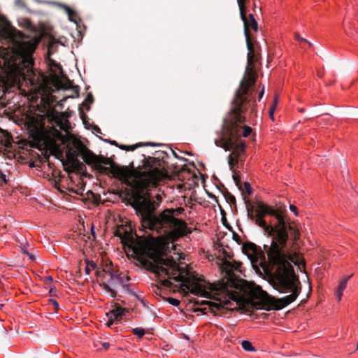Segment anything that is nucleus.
<instances>
[{"label":"nucleus","mask_w":358,"mask_h":358,"mask_svg":"<svg viewBox=\"0 0 358 358\" xmlns=\"http://www.w3.org/2000/svg\"><path fill=\"white\" fill-rule=\"evenodd\" d=\"M142 157V165L135 167L134 162H131V169L127 166L120 167L125 171L124 176H115L122 183L132 188L129 203L139 217L141 227L145 229L155 231L159 234L171 229V236L177 234L185 236L191 234L192 231L185 221L172 216V210L166 208L159 214H155L162 197L157 194L155 200L149 191L159 185L166 176V173L160 159L144 155Z\"/></svg>","instance_id":"f257e3e1"},{"label":"nucleus","mask_w":358,"mask_h":358,"mask_svg":"<svg viewBox=\"0 0 358 358\" xmlns=\"http://www.w3.org/2000/svg\"><path fill=\"white\" fill-rule=\"evenodd\" d=\"M278 222L271 224L272 231H268L271 237V245H264L268 257L266 261L264 254H262L264 270L273 276L271 285L280 293H291L282 298H275L262 289L259 286H255L250 290L251 297L260 300L252 301L251 306L255 309L281 310L294 302L301 291V285L296 275L292 263L299 266H304V262L299 254L292 252L287 248L289 238L288 229L292 227L286 223L284 216L278 210L274 216Z\"/></svg>","instance_id":"f03ea898"},{"label":"nucleus","mask_w":358,"mask_h":358,"mask_svg":"<svg viewBox=\"0 0 358 358\" xmlns=\"http://www.w3.org/2000/svg\"><path fill=\"white\" fill-rule=\"evenodd\" d=\"M171 230L165 234H168V237H161L157 239L155 246H149L148 250L146 252L145 258L150 259L157 264H161L166 267L172 269L173 280L176 282H182L180 288L182 291L186 288L191 287V292L194 295H201L205 298L211 299L210 291H222L227 289L226 285H222L220 288L215 285L210 284L209 287H206L200 284V282L204 281L203 276L199 277L195 272H191L185 268L178 266L174 259L171 257H166L170 253L169 243L171 241L177 240L180 236L177 234L171 236Z\"/></svg>","instance_id":"7ed1b4c3"},{"label":"nucleus","mask_w":358,"mask_h":358,"mask_svg":"<svg viewBox=\"0 0 358 358\" xmlns=\"http://www.w3.org/2000/svg\"><path fill=\"white\" fill-rule=\"evenodd\" d=\"M0 36L13 41L16 53L22 59V66H18V73L27 84L36 91H45L48 88L46 77L34 69L33 54L38 41L29 38L21 31L13 27L6 19L0 17Z\"/></svg>","instance_id":"20e7f679"},{"label":"nucleus","mask_w":358,"mask_h":358,"mask_svg":"<svg viewBox=\"0 0 358 358\" xmlns=\"http://www.w3.org/2000/svg\"><path fill=\"white\" fill-rule=\"evenodd\" d=\"M257 79H254V83L250 82L248 78H243L240 83L239 88L236 91L234 99L231 103V107L223 120L222 130L220 136L224 131V123L228 119L232 117L231 115H235L236 118L232 120L231 131L237 130L238 136L237 138V145L245 143L240 138L241 136L248 137L252 132V128L244 125L245 117L243 113L248 109H250L251 113H256V101L253 94L255 92V83Z\"/></svg>","instance_id":"39448f33"},{"label":"nucleus","mask_w":358,"mask_h":358,"mask_svg":"<svg viewBox=\"0 0 358 358\" xmlns=\"http://www.w3.org/2000/svg\"><path fill=\"white\" fill-rule=\"evenodd\" d=\"M72 145L73 147L68 145L66 150V160L69 164L80 156L85 164L101 173H111L115 178L124 175L125 171L115 165L111 159L101 155H96L80 140H74Z\"/></svg>","instance_id":"423d86ee"},{"label":"nucleus","mask_w":358,"mask_h":358,"mask_svg":"<svg viewBox=\"0 0 358 358\" xmlns=\"http://www.w3.org/2000/svg\"><path fill=\"white\" fill-rule=\"evenodd\" d=\"M232 117L228 119L224 123V131L222 133L220 139H215L214 143L216 146L224 148L226 151L233 150V152L228 156V164L233 172L234 166L238 164L240 154L245 150V144L240 143L237 145V138L238 134L237 130L231 131L232 120L236 118L235 115H231Z\"/></svg>","instance_id":"0eeeda50"},{"label":"nucleus","mask_w":358,"mask_h":358,"mask_svg":"<svg viewBox=\"0 0 358 358\" xmlns=\"http://www.w3.org/2000/svg\"><path fill=\"white\" fill-rule=\"evenodd\" d=\"M244 25V34L245 36L247 48L248 50V65L245 69V72L243 78H248L250 82L254 83V79H257V72L255 67V63L259 60V55L255 51L254 45L251 41V36L250 34V29L257 31L258 30V24L257 20L255 19L252 14L246 15L241 18Z\"/></svg>","instance_id":"6e6552de"},{"label":"nucleus","mask_w":358,"mask_h":358,"mask_svg":"<svg viewBox=\"0 0 358 358\" xmlns=\"http://www.w3.org/2000/svg\"><path fill=\"white\" fill-rule=\"evenodd\" d=\"M229 304H231V302L229 300H226L223 301V303L219 302H213L210 301H199L195 299L194 301V306H208V308H194V312H201L203 314L206 313V310H209L212 313H213L215 315H222V310L225 308L226 306H228Z\"/></svg>","instance_id":"1a4fd4ad"},{"label":"nucleus","mask_w":358,"mask_h":358,"mask_svg":"<svg viewBox=\"0 0 358 358\" xmlns=\"http://www.w3.org/2000/svg\"><path fill=\"white\" fill-rule=\"evenodd\" d=\"M143 266L145 267L148 271L154 273L157 277L161 275H166L169 279H173L172 269L169 267L165 268L164 265L161 264H157L156 262H152L148 259H142L140 262Z\"/></svg>","instance_id":"9d476101"},{"label":"nucleus","mask_w":358,"mask_h":358,"mask_svg":"<svg viewBox=\"0 0 358 358\" xmlns=\"http://www.w3.org/2000/svg\"><path fill=\"white\" fill-rule=\"evenodd\" d=\"M48 116L50 122L59 127L61 129L68 131L70 129V122L65 113H59L56 110L52 109L48 112Z\"/></svg>","instance_id":"9b49d317"},{"label":"nucleus","mask_w":358,"mask_h":358,"mask_svg":"<svg viewBox=\"0 0 358 358\" xmlns=\"http://www.w3.org/2000/svg\"><path fill=\"white\" fill-rule=\"evenodd\" d=\"M129 243H131L130 248L135 255V259L139 262L142 259H145L146 252L150 246L148 243L143 241H135L134 238Z\"/></svg>","instance_id":"f8f14e48"},{"label":"nucleus","mask_w":358,"mask_h":358,"mask_svg":"<svg viewBox=\"0 0 358 358\" xmlns=\"http://www.w3.org/2000/svg\"><path fill=\"white\" fill-rule=\"evenodd\" d=\"M252 210L253 207L251 205H250V206H248V216L251 220L255 219V224L262 227L265 233L268 235V231H272V228L271 224H267L266 222L264 220L266 215L256 210V215H254L252 214Z\"/></svg>","instance_id":"ddd939ff"},{"label":"nucleus","mask_w":358,"mask_h":358,"mask_svg":"<svg viewBox=\"0 0 358 358\" xmlns=\"http://www.w3.org/2000/svg\"><path fill=\"white\" fill-rule=\"evenodd\" d=\"M127 312V308H122L119 304L115 303L114 308L106 314L108 319L106 325L111 327L114 322L121 320Z\"/></svg>","instance_id":"4468645a"},{"label":"nucleus","mask_w":358,"mask_h":358,"mask_svg":"<svg viewBox=\"0 0 358 358\" xmlns=\"http://www.w3.org/2000/svg\"><path fill=\"white\" fill-rule=\"evenodd\" d=\"M241 263L238 262L224 260L222 263L223 271L230 278H234V271H241Z\"/></svg>","instance_id":"2eb2a0df"},{"label":"nucleus","mask_w":358,"mask_h":358,"mask_svg":"<svg viewBox=\"0 0 358 358\" xmlns=\"http://www.w3.org/2000/svg\"><path fill=\"white\" fill-rule=\"evenodd\" d=\"M115 236L121 239V243L125 245H127L132 239L133 237L128 231L122 226H119L115 231Z\"/></svg>","instance_id":"dca6fc26"},{"label":"nucleus","mask_w":358,"mask_h":358,"mask_svg":"<svg viewBox=\"0 0 358 358\" xmlns=\"http://www.w3.org/2000/svg\"><path fill=\"white\" fill-rule=\"evenodd\" d=\"M108 275L111 277V280H116L117 283L121 285L123 288H126L127 287V283L129 280V278L123 275L122 276L121 274L118 275L116 272L112 271H108Z\"/></svg>","instance_id":"f3484780"},{"label":"nucleus","mask_w":358,"mask_h":358,"mask_svg":"<svg viewBox=\"0 0 358 358\" xmlns=\"http://www.w3.org/2000/svg\"><path fill=\"white\" fill-rule=\"evenodd\" d=\"M179 282V285H174L169 279H164V280H162L160 281V283L162 285L164 286V287H166L168 288H178V291L180 292V293H182L184 294L185 295H187L188 294V292H191L192 294H193L192 292H191V287L189 288H186L185 287H184V288H185V291H182L180 288V284L182 283V282Z\"/></svg>","instance_id":"a211bd4d"},{"label":"nucleus","mask_w":358,"mask_h":358,"mask_svg":"<svg viewBox=\"0 0 358 358\" xmlns=\"http://www.w3.org/2000/svg\"><path fill=\"white\" fill-rule=\"evenodd\" d=\"M60 6L64 9L65 13L68 15L69 20L71 22L77 23V20L79 19L78 13L71 9L69 6L65 4H61Z\"/></svg>","instance_id":"6ab92c4d"},{"label":"nucleus","mask_w":358,"mask_h":358,"mask_svg":"<svg viewBox=\"0 0 358 358\" xmlns=\"http://www.w3.org/2000/svg\"><path fill=\"white\" fill-rule=\"evenodd\" d=\"M54 82V86L59 90V89H69L71 87L72 82L66 78V80L65 83H64L61 79L59 78H55L53 80Z\"/></svg>","instance_id":"aec40b11"},{"label":"nucleus","mask_w":358,"mask_h":358,"mask_svg":"<svg viewBox=\"0 0 358 358\" xmlns=\"http://www.w3.org/2000/svg\"><path fill=\"white\" fill-rule=\"evenodd\" d=\"M145 146H149V145L155 146V144L153 143H136V145H120L119 146V148L121 150H126V151H134L136 148L142 147V146H145Z\"/></svg>","instance_id":"412c9836"},{"label":"nucleus","mask_w":358,"mask_h":358,"mask_svg":"<svg viewBox=\"0 0 358 358\" xmlns=\"http://www.w3.org/2000/svg\"><path fill=\"white\" fill-rule=\"evenodd\" d=\"M242 250L245 254L250 255V252L254 254L257 253L258 248L255 243L251 242H247L243 245Z\"/></svg>","instance_id":"4be33fe9"},{"label":"nucleus","mask_w":358,"mask_h":358,"mask_svg":"<svg viewBox=\"0 0 358 358\" xmlns=\"http://www.w3.org/2000/svg\"><path fill=\"white\" fill-rule=\"evenodd\" d=\"M70 164L73 171L80 172L86 170L85 165L83 162H81L78 159L71 162Z\"/></svg>","instance_id":"5701e85b"},{"label":"nucleus","mask_w":358,"mask_h":358,"mask_svg":"<svg viewBox=\"0 0 358 358\" xmlns=\"http://www.w3.org/2000/svg\"><path fill=\"white\" fill-rule=\"evenodd\" d=\"M43 131L42 129H40L35 127L34 129L31 131V136L35 141L40 142L43 140Z\"/></svg>","instance_id":"b1692460"},{"label":"nucleus","mask_w":358,"mask_h":358,"mask_svg":"<svg viewBox=\"0 0 358 358\" xmlns=\"http://www.w3.org/2000/svg\"><path fill=\"white\" fill-rule=\"evenodd\" d=\"M347 286L346 280H342L336 292V296L338 299V301H340L341 299V297L343 296V291L345 289Z\"/></svg>","instance_id":"393cba45"},{"label":"nucleus","mask_w":358,"mask_h":358,"mask_svg":"<svg viewBox=\"0 0 358 358\" xmlns=\"http://www.w3.org/2000/svg\"><path fill=\"white\" fill-rule=\"evenodd\" d=\"M248 0H237V3L239 8L241 18H243L245 13L247 12L246 2Z\"/></svg>","instance_id":"a878e982"},{"label":"nucleus","mask_w":358,"mask_h":358,"mask_svg":"<svg viewBox=\"0 0 358 358\" xmlns=\"http://www.w3.org/2000/svg\"><path fill=\"white\" fill-rule=\"evenodd\" d=\"M239 189L242 192L243 194L250 195L252 192V189L251 185L249 182H245L243 184V187L241 185L238 187Z\"/></svg>","instance_id":"bb28decb"},{"label":"nucleus","mask_w":358,"mask_h":358,"mask_svg":"<svg viewBox=\"0 0 358 358\" xmlns=\"http://www.w3.org/2000/svg\"><path fill=\"white\" fill-rule=\"evenodd\" d=\"M100 286L106 291L108 292L110 294L111 297L115 298L117 295L116 291L113 289L109 283L103 282L100 285Z\"/></svg>","instance_id":"cd10ccee"},{"label":"nucleus","mask_w":358,"mask_h":358,"mask_svg":"<svg viewBox=\"0 0 358 358\" xmlns=\"http://www.w3.org/2000/svg\"><path fill=\"white\" fill-rule=\"evenodd\" d=\"M241 346L245 351L248 352H253L256 350L252 344L248 341H243L241 343Z\"/></svg>","instance_id":"c85d7f7f"},{"label":"nucleus","mask_w":358,"mask_h":358,"mask_svg":"<svg viewBox=\"0 0 358 358\" xmlns=\"http://www.w3.org/2000/svg\"><path fill=\"white\" fill-rule=\"evenodd\" d=\"M94 101V97L91 93L88 94L83 105L85 107L87 110L90 109L89 106L90 103H92Z\"/></svg>","instance_id":"c756f323"},{"label":"nucleus","mask_w":358,"mask_h":358,"mask_svg":"<svg viewBox=\"0 0 358 358\" xmlns=\"http://www.w3.org/2000/svg\"><path fill=\"white\" fill-rule=\"evenodd\" d=\"M224 197H225V199L227 203L236 206V198L230 192H227L224 194Z\"/></svg>","instance_id":"7c9ffc66"},{"label":"nucleus","mask_w":358,"mask_h":358,"mask_svg":"<svg viewBox=\"0 0 358 358\" xmlns=\"http://www.w3.org/2000/svg\"><path fill=\"white\" fill-rule=\"evenodd\" d=\"M87 266L85 267V273L86 274H90L91 269H95L96 268V264L93 261L86 260Z\"/></svg>","instance_id":"2f4dec72"},{"label":"nucleus","mask_w":358,"mask_h":358,"mask_svg":"<svg viewBox=\"0 0 358 358\" xmlns=\"http://www.w3.org/2000/svg\"><path fill=\"white\" fill-rule=\"evenodd\" d=\"M132 332L134 335L137 336L139 338H141L145 334V331L143 328L136 327L133 329Z\"/></svg>","instance_id":"473e14b6"},{"label":"nucleus","mask_w":358,"mask_h":358,"mask_svg":"<svg viewBox=\"0 0 358 358\" xmlns=\"http://www.w3.org/2000/svg\"><path fill=\"white\" fill-rule=\"evenodd\" d=\"M268 206L264 204V203H259L257 204V210L262 213L263 214H265L266 215V211L268 210Z\"/></svg>","instance_id":"72a5a7b5"},{"label":"nucleus","mask_w":358,"mask_h":358,"mask_svg":"<svg viewBox=\"0 0 358 358\" xmlns=\"http://www.w3.org/2000/svg\"><path fill=\"white\" fill-rule=\"evenodd\" d=\"M164 300L166 301L167 302H169L170 304H171L173 306H178L180 303V301L178 299H174L172 297L164 298Z\"/></svg>","instance_id":"f704fd0d"},{"label":"nucleus","mask_w":358,"mask_h":358,"mask_svg":"<svg viewBox=\"0 0 358 358\" xmlns=\"http://www.w3.org/2000/svg\"><path fill=\"white\" fill-rule=\"evenodd\" d=\"M221 211H222V223H223L224 226L227 229H228L229 231H233V230H232V227H231V225L228 223V222H227V219H226V217H225V215H225V213H224V211L223 210H221Z\"/></svg>","instance_id":"c9c22d12"},{"label":"nucleus","mask_w":358,"mask_h":358,"mask_svg":"<svg viewBox=\"0 0 358 358\" xmlns=\"http://www.w3.org/2000/svg\"><path fill=\"white\" fill-rule=\"evenodd\" d=\"M170 209L173 210L171 215L174 217H175V215H178L179 214H182L185 211V209L183 208H182V207L177 208L176 209H173V208H170Z\"/></svg>","instance_id":"e433bc0d"},{"label":"nucleus","mask_w":358,"mask_h":358,"mask_svg":"<svg viewBox=\"0 0 358 358\" xmlns=\"http://www.w3.org/2000/svg\"><path fill=\"white\" fill-rule=\"evenodd\" d=\"M50 55H51L50 47H49L48 48V61L50 62V64H52L53 66H57V63L55 62V60L51 59Z\"/></svg>","instance_id":"4c0bfd02"},{"label":"nucleus","mask_w":358,"mask_h":358,"mask_svg":"<svg viewBox=\"0 0 358 358\" xmlns=\"http://www.w3.org/2000/svg\"><path fill=\"white\" fill-rule=\"evenodd\" d=\"M233 180L236 183V186L239 187L241 185V179L239 176H237L236 173L233 175Z\"/></svg>","instance_id":"58836bf2"},{"label":"nucleus","mask_w":358,"mask_h":358,"mask_svg":"<svg viewBox=\"0 0 358 358\" xmlns=\"http://www.w3.org/2000/svg\"><path fill=\"white\" fill-rule=\"evenodd\" d=\"M232 232H233V239L234 241H236L238 244H240L241 242L240 236L238 234H236L235 231H232Z\"/></svg>","instance_id":"ea45409f"},{"label":"nucleus","mask_w":358,"mask_h":358,"mask_svg":"<svg viewBox=\"0 0 358 358\" xmlns=\"http://www.w3.org/2000/svg\"><path fill=\"white\" fill-rule=\"evenodd\" d=\"M278 210H274L273 208H271V207L268 206V210L266 211V215H272V216H275L276 212Z\"/></svg>","instance_id":"a19ab883"},{"label":"nucleus","mask_w":358,"mask_h":358,"mask_svg":"<svg viewBox=\"0 0 358 358\" xmlns=\"http://www.w3.org/2000/svg\"><path fill=\"white\" fill-rule=\"evenodd\" d=\"M50 302L54 306L55 311H57L59 309V306L57 301L54 299H50Z\"/></svg>","instance_id":"79ce46f5"},{"label":"nucleus","mask_w":358,"mask_h":358,"mask_svg":"<svg viewBox=\"0 0 358 358\" xmlns=\"http://www.w3.org/2000/svg\"><path fill=\"white\" fill-rule=\"evenodd\" d=\"M275 106H271L269 108V116L272 119V120H274V112H275Z\"/></svg>","instance_id":"37998d69"},{"label":"nucleus","mask_w":358,"mask_h":358,"mask_svg":"<svg viewBox=\"0 0 358 358\" xmlns=\"http://www.w3.org/2000/svg\"><path fill=\"white\" fill-rule=\"evenodd\" d=\"M289 209L291 211H292L295 214V215H298V210H297L296 206L291 204L289 206Z\"/></svg>","instance_id":"c03bdc74"},{"label":"nucleus","mask_w":358,"mask_h":358,"mask_svg":"<svg viewBox=\"0 0 358 358\" xmlns=\"http://www.w3.org/2000/svg\"><path fill=\"white\" fill-rule=\"evenodd\" d=\"M295 38L300 42H308V41L299 36V34H295Z\"/></svg>","instance_id":"a18cd8bd"},{"label":"nucleus","mask_w":358,"mask_h":358,"mask_svg":"<svg viewBox=\"0 0 358 358\" xmlns=\"http://www.w3.org/2000/svg\"><path fill=\"white\" fill-rule=\"evenodd\" d=\"M52 280L53 279L50 275L46 276L44 278V282H45V284H50L52 282Z\"/></svg>","instance_id":"49530a36"},{"label":"nucleus","mask_w":358,"mask_h":358,"mask_svg":"<svg viewBox=\"0 0 358 358\" xmlns=\"http://www.w3.org/2000/svg\"><path fill=\"white\" fill-rule=\"evenodd\" d=\"M0 181H2L4 184H7V182H8V180L6 178V176L2 173H1V175H0Z\"/></svg>","instance_id":"de8ad7c7"},{"label":"nucleus","mask_w":358,"mask_h":358,"mask_svg":"<svg viewBox=\"0 0 358 358\" xmlns=\"http://www.w3.org/2000/svg\"><path fill=\"white\" fill-rule=\"evenodd\" d=\"M108 271H112V270H106L105 268L103 269L102 271H96V273L98 276H101L102 275L103 273H108Z\"/></svg>","instance_id":"09e8293b"},{"label":"nucleus","mask_w":358,"mask_h":358,"mask_svg":"<svg viewBox=\"0 0 358 358\" xmlns=\"http://www.w3.org/2000/svg\"><path fill=\"white\" fill-rule=\"evenodd\" d=\"M117 280H111V277L110 276V279L108 280V283L109 285H110V287H115V285L117 283Z\"/></svg>","instance_id":"8fccbe9b"},{"label":"nucleus","mask_w":358,"mask_h":358,"mask_svg":"<svg viewBox=\"0 0 358 358\" xmlns=\"http://www.w3.org/2000/svg\"><path fill=\"white\" fill-rule=\"evenodd\" d=\"M24 253L26 254L31 261H34L35 259L34 255L25 251L24 252Z\"/></svg>","instance_id":"3c124183"},{"label":"nucleus","mask_w":358,"mask_h":358,"mask_svg":"<svg viewBox=\"0 0 358 358\" xmlns=\"http://www.w3.org/2000/svg\"><path fill=\"white\" fill-rule=\"evenodd\" d=\"M87 196H88V197H90V196L95 197V196H96V194H95L93 192H92V191H90V190H89V191L87 192Z\"/></svg>","instance_id":"603ef678"},{"label":"nucleus","mask_w":358,"mask_h":358,"mask_svg":"<svg viewBox=\"0 0 358 358\" xmlns=\"http://www.w3.org/2000/svg\"><path fill=\"white\" fill-rule=\"evenodd\" d=\"M108 142H109L111 145H115V146H117V147H118V148H119V146L120 145H119V144L117 143V141H110H110H108Z\"/></svg>","instance_id":"864d4df0"},{"label":"nucleus","mask_w":358,"mask_h":358,"mask_svg":"<svg viewBox=\"0 0 358 358\" xmlns=\"http://www.w3.org/2000/svg\"><path fill=\"white\" fill-rule=\"evenodd\" d=\"M208 196L210 198L214 199L217 203L218 202L217 197L215 195H213V194H208Z\"/></svg>","instance_id":"5fc2aeb1"},{"label":"nucleus","mask_w":358,"mask_h":358,"mask_svg":"<svg viewBox=\"0 0 358 358\" xmlns=\"http://www.w3.org/2000/svg\"><path fill=\"white\" fill-rule=\"evenodd\" d=\"M80 117L83 119V120H84V119L86 117V115L83 113V111L82 110H80Z\"/></svg>","instance_id":"6e6d98bb"},{"label":"nucleus","mask_w":358,"mask_h":358,"mask_svg":"<svg viewBox=\"0 0 358 358\" xmlns=\"http://www.w3.org/2000/svg\"><path fill=\"white\" fill-rule=\"evenodd\" d=\"M230 295H231V296H230L231 299H232L234 301L237 300V296L235 294L231 293Z\"/></svg>","instance_id":"4d7b16f0"},{"label":"nucleus","mask_w":358,"mask_h":358,"mask_svg":"<svg viewBox=\"0 0 358 358\" xmlns=\"http://www.w3.org/2000/svg\"><path fill=\"white\" fill-rule=\"evenodd\" d=\"M264 89L263 88L259 94V100H260L264 95Z\"/></svg>","instance_id":"13d9d810"},{"label":"nucleus","mask_w":358,"mask_h":358,"mask_svg":"<svg viewBox=\"0 0 358 358\" xmlns=\"http://www.w3.org/2000/svg\"><path fill=\"white\" fill-rule=\"evenodd\" d=\"M102 345L105 349H107L110 346V344L109 343H103Z\"/></svg>","instance_id":"bf43d9fd"},{"label":"nucleus","mask_w":358,"mask_h":358,"mask_svg":"<svg viewBox=\"0 0 358 358\" xmlns=\"http://www.w3.org/2000/svg\"><path fill=\"white\" fill-rule=\"evenodd\" d=\"M277 103H278V100H277V96H275V98L273 101V103L271 106H275V108H276Z\"/></svg>","instance_id":"052dcab7"},{"label":"nucleus","mask_w":358,"mask_h":358,"mask_svg":"<svg viewBox=\"0 0 358 358\" xmlns=\"http://www.w3.org/2000/svg\"><path fill=\"white\" fill-rule=\"evenodd\" d=\"M352 276V274L345 277L343 280H346V282L348 283V281L350 279V278Z\"/></svg>","instance_id":"680f3d73"},{"label":"nucleus","mask_w":358,"mask_h":358,"mask_svg":"<svg viewBox=\"0 0 358 358\" xmlns=\"http://www.w3.org/2000/svg\"><path fill=\"white\" fill-rule=\"evenodd\" d=\"M75 92H76V95L78 96V94H79V90H78V87H75Z\"/></svg>","instance_id":"e2e57ef3"},{"label":"nucleus","mask_w":358,"mask_h":358,"mask_svg":"<svg viewBox=\"0 0 358 358\" xmlns=\"http://www.w3.org/2000/svg\"><path fill=\"white\" fill-rule=\"evenodd\" d=\"M244 200H245V203H246V204H247V206H250V205H251V204L250 203V201H249L248 199V200H246V198H244Z\"/></svg>","instance_id":"0e129e2a"},{"label":"nucleus","mask_w":358,"mask_h":358,"mask_svg":"<svg viewBox=\"0 0 358 358\" xmlns=\"http://www.w3.org/2000/svg\"><path fill=\"white\" fill-rule=\"evenodd\" d=\"M50 293L51 294L53 293V288H51V289H50Z\"/></svg>","instance_id":"69168bd1"},{"label":"nucleus","mask_w":358,"mask_h":358,"mask_svg":"<svg viewBox=\"0 0 358 358\" xmlns=\"http://www.w3.org/2000/svg\"><path fill=\"white\" fill-rule=\"evenodd\" d=\"M306 43L309 45V46H312L313 45V44L310 42H309L308 41Z\"/></svg>","instance_id":"338daca9"},{"label":"nucleus","mask_w":358,"mask_h":358,"mask_svg":"<svg viewBox=\"0 0 358 358\" xmlns=\"http://www.w3.org/2000/svg\"><path fill=\"white\" fill-rule=\"evenodd\" d=\"M297 235H299V234L297 233V234H295V236H294V239L296 240L299 237H297Z\"/></svg>","instance_id":"774afa93"}]
</instances>
